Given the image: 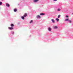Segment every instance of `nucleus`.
<instances>
[{"label":"nucleus","mask_w":73,"mask_h":73,"mask_svg":"<svg viewBox=\"0 0 73 73\" xmlns=\"http://www.w3.org/2000/svg\"><path fill=\"white\" fill-rule=\"evenodd\" d=\"M40 15H41L42 16H43L44 15H45V13H40Z\"/></svg>","instance_id":"7ed1b4c3"},{"label":"nucleus","mask_w":73,"mask_h":73,"mask_svg":"<svg viewBox=\"0 0 73 73\" xmlns=\"http://www.w3.org/2000/svg\"><path fill=\"white\" fill-rule=\"evenodd\" d=\"M3 3L1 2H0V5H2Z\"/></svg>","instance_id":"f3484780"},{"label":"nucleus","mask_w":73,"mask_h":73,"mask_svg":"<svg viewBox=\"0 0 73 73\" xmlns=\"http://www.w3.org/2000/svg\"><path fill=\"white\" fill-rule=\"evenodd\" d=\"M64 21H69V19H66L64 20Z\"/></svg>","instance_id":"9b49d317"},{"label":"nucleus","mask_w":73,"mask_h":73,"mask_svg":"<svg viewBox=\"0 0 73 73\" xmlns=\"http://www.w3.org/2000/svg\"><path fill=\"white\" fill-rule=\"evenodd\" d=\"M37 18H40L41 17H40V15H37Z\"/></svg>","instance_id":"6e6552de"},{"label":"nucleus","mask_w":73,"mask_h":73,"mask_svg":"<svg viewBox=\"0 0 73 73\" xmlns=\"http://www.w3.org/2000/svg\"><path fill=\"white\" fill-rule=\"evenodd\" d=\"M14 12H16V11H17V9H14Z\"/></svg>","instance_id":"2eb2a0df"},{"label":"nucleus","mask_w":73,"mask_h":73,"mask_svg":"<svg viewBox=\"0 0 73 73\" xmlns=\"http://www.w3.org/2000/svg\"><path fill=\"white\" fill-rule=\"evenodd\" d=\"M72 15H73V13H72Z\"/></svg>","instance_id":"4be33fe9"},{"label":"nucleus","mask_w":73,"mask_h":73,"mask_svg":"<svg viewBox=\"0 0 73 73\" xmlns=\"http://www.w3.org/2000/svg\"><path fill=\"white\" fill-rule=\"evenodd\" d=\"M66 17L67 18H68V17H69V16L68 15H66Z\"/></svg>","instance_id":"6ab92c4d"},{"label":"nucleus","mask_w":73,"mask_h":73,"mask_svg":"<svg viewBox=\"0 0 73 73\" xmlns=\"http://www.w3.org/2000/svg\"><path fill=\"white\" fill-rule=\"evenodd\" d=\"M27 13H25L24 14V15H23V17H27Z\"/></svg>","instance_id":"f257e3e1"},{"label":"nucleus","mask_w":73,"mask_h":73,"mask_svg":"<svg viewBox=\"0 0 73 73\" xmlns=\"http://www.w3.org/2000/svg\"><path fill=\"white\" fill-rule=\"evenodd\" d=\"M24 17H24V16L23 17L22 16L21 17V19H23V20H24V19H25Z\"/></svg>","instance_id":"9d476101"},{"label":"nucleus","mask_w":73,"mask_h":73,"mask_svg":"<svg viewBox=\"0 0 73 73\" xmlns=\"http://www.w3.org/2000/svg\"><path fill=\"white\" fill-rule=\"evenodd\" d=\"M51 20L52 22V23H55V21H54V20L53 19H51Z\"/></svg>","instance_id":"20e7f679"},{"label":"nucleus","mask_w":73,"mask_h":73,"mask_svg":"<svg viewBox=\"0 0 73 73\" xmlns=\"http://www.w3.org/2000/svg\"><path fill=\"white\" fill-rule=\"evenodd\" d=\"M68 21H69V23H72V21H70V20H68Z\"/></svg>","instance_id":"aec40b11"},{"label":"nucleus","mask_w":73,"mask_h":73,"mask_svg":"<svg viewBox=\"0 0 73 73\" xmlns=\"http://www.w3.org/2000/svg\"><path fill=\"white\" fill-rule=\"evenodd\" d=\"M56 20L57 22H58V21H59V19H58V18H56Z\"/></svg>","instance_id":"f8f14e48"},{"label":"nucleus","mask_w":73,"mask_h":73,"mask_svg":"<svg viewBox=\"0 0 73 73\" xmlns=\"http://www.w3.org/2000/svg\"><path fill=\"white\" fill-rule=\"evenodd\" d=\"M57 28H58V27L57 26H54L53 27V28L54 29H57Z\"/></svg>","instance_id":"0eeeda50"},{"label":"nucleus","mask_w":73,"mask_h":73,"mask_svg":"<svg viewBox=\"0 0 73 73\" xmlns=\"http://www.w3.org/2000/svg\"><path fill=\"white\" fill-rule=\"evenodd\" d=\"M39 0H34V2H37V1H38Z\"/></svg>","instance_id":"423d86ee"},{"label":"nucleus","mask_w":73,"mask_h":73,"mask_svg":"<svg viewBox=\"0 0 73 73\" xmlns=\"http://www.w3.org/2000/svg\"><path fill=\"white\" fill-rule=\"evenodd\" d=\"M48 30L50 32L51 31V29L50 28H48Z\"/></svg>","instance_id":"1a4fd4ad"},{"label":"nucleus","mask_w":73,"mask_h":73,"mask_svg":"<svg viewBox=\"0 0 73 73\" xmlns=\"http://www.w3.org/2000/svg\"><path fill=\"white\" fill-rule=\"evenodd\" d=\"M6 5L7 7H9L10 6L8 3H6Z\"/></svg>","instance_id":"39448f33"},{"label":"nucleus","mask_w":73,"mask_h":73,"mask_svg":"<svg viewBox=\"0 0 73 73\" xmlns=\"http://www.w3.org/2000/svg\"><path fill=\"white\" fill-rule=\"evenodd\" d=\"M14 26V25L13 24H11V26L12 27Z\"/></svg>","instance_id":"ddd939ff"},{"label":"nucleus","mask_w":73,"mask_h":73,"mask_svg":"<svg viewBox=\"0 0 73 73\" xmlns=\"http://www.w3.org/2000/svg\"><path fill=\"white\" fill-rule=\"evenodd\" d=\"M33 23V20H31L30 22V23L31 24V23Z\"/></svg>","instance_id":"4468645a"},{"label":"nucleus","mask_w":73,"mask_h":73,"mask_svg":"<svg viewBox=\"0 0 73 73\" xmlns=\"http://www.w3.org/2000/svg\"><path fill=\"white\" fill-rule=\"evenodd\" d=\"M54 1H56L57 0H54Z\"/></svg>","instance_id":"412c9836"},{"label":"nucleus","mask_w":73,"mask_h":73,"mask_svg":"<svg viewBox=\"0 0 73 73\" xmlns=\"http://www.w3.org/2000/svg\"><path fill=\"white\" fill-rule=\"evenodd\" d=\"M60 10H61V9H58L57 10V11H60Z\"/></svg>","instance_id":"a211bd4d"},{"label":"nucleus","mask_w":73,"mask_h":73,"mask_svg":"<svg viewBox=\"0 0 73 73\" xmlns=\"http://www.w3.org/2000/svg\"><path fill=\"white\" fill-rule=\"evenodd\" d=\"M60 16H61V15H58V18H60Z\"/></svg>","instance_id":"dca6fc26"},{"label":"nucleus","mask_w":73,"mask_h":73,"mask_svg":"<svg viewBox=\"0 0 73 73\" xmlns=\"http://www.w3.org/2000/svg\"><path fill=\"white\" fill-rule=\"evenodd\" d=\"M8 29H10V30H12V29H13V27H9L8 28Z\"/></svg>","instance_id":"f03ea898"}]
</instances>
